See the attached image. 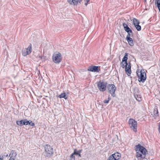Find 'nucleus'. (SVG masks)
I'll list each match as a JSON object with an SVG mask.
<instances>
[{
    "label": "nucleus",
    "instance_id": "5",
    "mask_svg": "<svg viewBox=\"0 0 160 160\" xmlns=\"http://www.w3.org/2000/svg\"><path fill=\"white\" fill-rule=\"evenodd\" d=\"M53 62L55 63H59L61 61L62 59V57L61 54L60 52L54 53L52 57Z\"/></svg>",
    "mask_w": 160,
    "mask_h": 160
},
{
    "label": "nucleus",
    "instance_id": "10",
    "mask_svg": "<svg viewBox=\"0 0 160 160\" xmlns=\"http://www.w3.org/2000/svg\"><path fill=\"white\" fill-rule=\"evenodd\" d=\"M99 67L98 66L91 65L89 66L87 70L88 71H89L93 72H99L98 68Z\"/></svg>",
    "mask_w": 160,
    "mask_h": 160
},
{
    "label": "nucleus",
    "instance_id": "18",
    "mask_svg": "<svg viewBox=\"0 0 160 160\" xmlns=\"http://www.w3.org/2000/svg\"><path fill=\"white\" fill-rule=\"evenodd\" d=\"M26 124V125H29L32 127H34L35 126V123L33 122L32 121L30 120H28L27 119Z\"/></svg>",
    "mask_w": 160,
    "mask_h": 160
},
{
    "label": "nucleus",
    "instance_id": "7",
    "mask_svg": "<svg viewBox=\"0 0 160 160\" xmlns=\"http://www.w3.org/2000/svg\"><path fill=\"white\" fill-rule=\"evenodd\" d=\"M107 84V82L99 81L97 83V86L100 91L103 92L106 90Z\"/></svg>",
    "mask_w": 160,
    "mask_h": 160
},
{
    "label": "nucleus",
    "instance_id": "34",
    "mask_svg": "<svg viewBox=\"0 0 160 160\" xmlns=\"http://www.w3.org/2000/svg\"><path fill=\"white\" fill-rule=\"evenodd\" d=\"M78 151L79 153H80L82 151V149L79 150Z\"/></svg>",
    "mask_w": 160,
    "mask_h": 160
},
{
    "label": "nucleus",
    "instance_id": "29",
    "mask_svg": "<svg viewBox=\"0 0 160 160\" xmlns=\"http://www.w3.org/2000/svg\"><path fill=\"white\" fill-rule=\"evenodd\" d=\"M70 160H75V157L74 156H72V154L70 156Z\"/></svg>",
    "mask_w": 160,
    "mask_h": 160
},
{
    "label": "nucleus",
    "instance_id": "33",
    "mask_svg": "<svg viewBox=\"0 0 160 160\" xmlns=\"http://www.w3.org/2000/svg\"><path fill=\"white\" fill-rule=\"evenodd\" d=\"M158 131L159 133H160V122L158 125Z\"/></svg>",
    "mask_w": 160,
    "mask_h": 160
},
{
    "label": "nucleus",
    "instance_id": "36",
    "mask_svg": "<svg viewBox=\"0 0 160 160\" xmlns=\"http://www.w3.org/2000/svg\"><path fill=\"white\" fill-rule=\"evenodd\" d=\"M8 156V154H7L6 155V157H7Z\"/></svg>",
    "mask_w": 160,
    "mask_h": 160
},
{
    "label": "nucleus",
    "instance_id": "3",
    "mask_svg": "<svg viewBox=\"0 0 160 160\" xmlns=\"http://www.w3.org/2000/svg\"><path fill=\"white\" fill-rule=\"evenodd\" d=\"M139 72L137 71L136 73L138 78V81L139 82H141L142 83H144L146 81L147 77L146 74L145 72V70L144 69H141L140 71V74H139Z\"/></svg>",
    "mask_w": 160,
    "mask_h": 160
},
{
    "label": "nucleus",
    "instance_id": "37",
    "mask_svg": "<svg viewBox=\"0 0 160 160\" xmlns=\"http://www.w3.org/2000/svg\"><path fill=\"white\" fill-rule=\"evenodd\" d=\"M3 156H4V157H6V155H3Z\"/></svg>",
    "mask_w": 160,
    "mask_h": 160
},
{
    "label": "nucleus",
    "instance_id": "15",
    "mask_svg": "<svg viewBox=\"0 0 160 160\" xmlns=\"http://www.w3.org/2000/svg\"><path fill=\"white\" fill-rule=\"evenodd\" d=\"M122 25L123 27L124 30L126 32L132 31V30L129 27L127 23L123 22L122 23Z\"/></svg>",
    "mask_w": 160,
    "mask_h": 160
},
{
    "label": "nucleus",
    "instance_id": "2",
    "mask_svg": "<svg viewBox=\"0 0 160 160\" xmlns=\"http://www.w3.org/2000/svg\"><path fill=\"white\" fill-rule=\"evenodd\" d=\"M44 151L43 155L46 158H49L52 157L53 154V148L49 145L46 144L44 146Z\"/></svg>",
    "mask_w": 160,
    "mask_h": 160
},
{
    "label": "nucleus",
    "instance_id": "31",
    "mask_svg": "<svg viewBox=\"0 0 160 160\" xmlns=\"http://www.w3.org/2000/svg\"><path fill=\"white\" fill-rule=\"evenodd\" d=\"M15 158L12 156H11L9 160H15Z\"/></svg>",
    "mask_w": 160,
    "mask_h": 160
},
{
    "label": "nucleus",
    "instance_id": "4",
    "mask_svg": "<svg viewBox=\"0 0 160 160\" xmlns=\"http://www.w3.org/2000/svg\"><path fill=\"white\" fill-rule=\"evenodd\" d=\"M135 150L136 152H140L144 156H146L148 154L146 149L141 144H138L135 147Z\"/></svg>",
    "mask_w": 160,
    "mask_h": 160
},
{
    "label": "nucleus",
    "instance_id": "25",
    "mask_svg": "<svg viewBox=\"0 0 160 160\" xmlns=\"http://www.w3.org/2000/svg\"><path fill=\"white\" fill-rule=\"evenodd\" d=\"M128 33V34L126 36V38H127L130 37H132V31H131V32H127Z\"/></svg>",
    "mask_w": 160,
    "mask_h": 160
},
{
    "label": "nucleus",
    "instance_id": "6",
    "mask_svg": "<svg viewBox=\"0 0 160 160\" xmlns=\"http://www.w3.org/2000/svg\"><path fill=\"white\" fill-rule=\"evenodd\" d=\"M128 124L130 128L136 132H137V121L132 118H130L128 120Z\"/></svg>",
    "mask_w": 160,
    "mask_h": 160
},
{
    "label": "nucleus",
    "instance_id": "24",
    "mask_svg": "<svg viewBox=\"0 0 160 160\" xmlns=\"http://www.w3.org/2000/svg\"><path fill=\"white\" fill-rule=\"evenodd\" d=\"M156 1L155 3L157 4V7L158 8L159 12L160 13V1H159L157 0H155Z\"/></svg>",
    "mask_w": 160,
    "mask_h": 160
},
{
    "label": "nucleus",
    "instance_id": "12",
    "mask_svg": "<svg viewBox=\"0 0 160 160\" xmlns=\"http://www.w3.org/2000/svg\"><path fill=\"white\" fill-rule=\"evenodd\" d=\"M82 0H68V3L72 5H77L78 3H81Z\"/></svg>",
    "mask_w": 160,
    "mask_h": 160
},
{
    "label": "nucleus",
    "instance_id": "28",
    "mask_svg": "<svg viewBox=\"0 0 160 160\" xmlns=\"http://www.w3.org/2000/svg\"><path fill=\"white\" fill-rule=\"evenodd\" d=\"M107 160H115V159L113 155L112 154L109 157Z\"/></svg>",
    "mask_w": 160,
    "mask_h": 160
},
{
    "label": "nucleus",
    "instance_id": "27",
    "mask_svg": "<svg viewBox=\"0 0 160 160\" xmlns=\"http://www.w3.org/2000/svg\"><path fill=\"white\" fill-rule=\"evenodd\" d=\"M79 153L78 152V151L76 149H74V151L73 153H72V156H74V155H78V154Z\"/></svg>",
    "mask_w": 160,
    "mask_h": 160
},
{
    "label": "nucleus",
    "instance_id": "17",
    "mask_svg": "<svg viewBox=\"0 0 160 160\" xmlns=\"http://www.w3.org/2000/svg\"><path fill=\"white\" fill-rule=\"evenodd\" d=\"M112 155H113V156L115 157V160H119L121 157V154L117 152H115Z\"/></svg>",
    "mask_w": 160,
    "mask_h": 160
},
{
    "label": "nucleus",
    "instance_id": "11",
    "mask_svg": "<svg viewBox=\"0 0 160 160\" xmlns=\"http://www.w3.org/2000/svg\"><path fill=\"white\" fill-rule=\"evenodd\" d=\"M27 119H25L20 120H17L16 121L17 124L19 126H22L23 125H26Z\"/></svg>",
    "mask_w": 160,
    "mask_h": 160
},
{
    "label": "nucleus",
    "instance_id": "35",
    "mask_svg": "<svg viewBox=\"0 0 160 160\" xmlns=\"http://www.w3.org/2000/svg\"><path fill=\"white\" fill-rule=\"evenodd\" d=\"M78 155V156L80 157H81V155L80 154V153H79Z\"/></svg>",
    "mask_w": 160,
    "mask_h": 160
},
{
    "label": "nucleus",
    "instance_id": "23",
    "mask_svg": "<svg viewBox=\"0 0 160 160\" xmlns=\"http://www.w3.org/2000/svg\"><path fill=\"white\" fill-rule=\"evenodd\" d=\"M134 26L137 31H140L141 30V27L139 24H136L134 25Z\"/></svg>",
    "mask_w": 160,
    "mask_h": 160
},
{
    "label": "nucleus",
    "instance_id": "20",
    "mask_svg": "<svg viewBox=\"0 0 160 160\" xmlns=\"http://www.w3.org/2000/svg\"><path fill=\"white\" fill-rule=\"evenodd\" d=\"M58 97L60 98H63L65 99H67L68 98V97L65 93H62L58 96Z\"/></svg>",
    "mask_w": 160,
    "mask_h": 160
},
{
    "label": "nucleus",
    "instance_id": "8",
    "mask_svg": "<svg viewBox=\"0 0 160 160\" xmlns=\"http://www.w3.org/2000/svg\"><path fill=\"white\" fill-rule=\"evenodd\" d=\"M107 89L109 93L111 94V96L114 97L115 96V94L116 90V87L115 86L112 84H109L107 86Z\"/></svg>",
    "mask_w": 160,
    "mask_h": 160
},
{
    "label": "nucleus",
    "instance_id": "14",
    "mask_svg": "<svg viewBox=\"0 0 160 160\" xmlns=\"http://www.w3.org/2000/svg\"><path fill=\"white\" fill-rule=\"evenodd\" d=\"M153 117L155 118L159 116V114L158 110V108L156 106L154 107L153 110Z\"/></svg>",
    "mask_w": 160,
    "mask_h": 160
},
{
    "label": "nucleus",
    "instance_id": "9",
    "mask_svg": "<svg viewBox=\"0 0 160 160\" xmlns=\"http://www.w3.org/2000/svg\"><path fill=\"white\" fill-rule=\"evenodd\" d=\"M32 46L31 43H30L27 48H23L22 51V54L23 56H26L32 52Z\"/></svg>",
    "mask_w": 160,
    "mask_h": 160
},
{
    "label": "nucleus",
    "instance_id": "32",
    "mask_svg": "<svg viewBox=\"0 0 160 160\" xmlns=\"http://www.w3.org/2000/svg\"><path fill=\"white\" fill-rule=\"evenodd\" d=\"M4 158L3 156H0V160H3Z\"/></svg>",
    "mask_w": 160,
    "mask_h": 160
},
{
    "label": "nucleus",
    "instance_id": "22",
    "mask_svg": "<svg viewBox=\"0 0 160 160\" xmlns=\"http://www.w3.org/2000/svg\"><path fill=\"white\" fill-rule=\"evenodd\" d=\"M11 155V156H12V157H13L14 158H15L17 155V154L16 152H15L14 151L12 150L11 151V152L10 154L9 155V156H10Z\"/></svg>",
    "mask_w": 160,
    "mask_h": 160
},
{
    "label": "nucleus",
    "instance_id": "13",
    "mask_svg": "<svg viewBox=\"0 0 160 160\" xmlns=\"http://www.w3.org/2000/svg\"><path fill=\"white\" fill-rule=\"evenodd\" d=\"M136 157L138 160H142L145 158V156L143 155L142 153H140L139 151L136 152Z\"/></svg>",
    "mask_w": 160,
    "mask_h": 160
},
{
    "label": "nucleus",
    "instance_id": "1",
    "mask_svg": "<svg viewBox=\"0 0 160 160\" xmlns=\"http://www.w3.org/2000/svg\"><path fill=\"white\" fill-rule=\"evenodd\" d=\"M128 53L127 52L125 53V55L123 58L122 61L121 62L120 65L121 67L125 68V72L128 76H129L131 72V67L130 62H127L128 59Z\"/></svg>",
    "mask_w": 160,
    "mask_h": 160
},
{
    "label": "nucleus",
    "instance_id": "16",
    "mask_svg": "<svg viewBox=\"0 0 160 160\" xmlns=\"http://www.w3.org/2000/svg\"><path fill=\"white\" fill-rule=\"evenodd\" d=\"M126 39L130 46H132L134 45L133 42L132 38L131 37L127 38H126Z\"/></svg>",
    "mask_w": 160,
    "mask_h": 160
},
{
    "label": "nucleus",
    "instance_id": "30",
    "mask_svg": "<svg viewBox=\"0 0 160 160\" xmlns=\"http://www.w3.org/2000/svg\"><path fill=\"white\" fill-rule=\"evenodd\" d=\"M84 1H86V2H85V5L86 6H87L88 5V3L89 2L90 0H84Z\"/></svg>",
    "mask_w": 160,
    "mask_h": 160
},
{
    "label": "nucleus",
    "instance_id": "26",
    "mask_svg": "<svg viewBox=\"0 0 160 160\" xmlns=\"http://www.w3.org/2000/svg\"><path fill=\"white\" fill-rule=\"evenodd\" d=\"M108 99H105L103 101V102L105 103H108L109 102L110 100H111V98L110 97V95H109L108 96Z\"/></svg>",
    "mask_w": 160,
    "mask_h": 160
},
{
    "label": "nucleus",
    "instance_id": "21",
    "mask_svg": "<svg viewBox=\"0 0 160 160\" xmlns=\"http://www.w3.org/2000/svg\"><path fill=\"white\" fill-rule=\"evenodd\" d=\"M133 22L134 26L136 24H139L140 23L139 21L137 19L135 18H133Z\"/></svg>",
    "mask_w": 160,
    "mask_h": 160
},
{
    "label": "nucleus",
    "instance_id": "19",
    "mask_svg": "<svg viewBox=\"0 0 160 160\" xmlns=\"http://www.w3.org/2000/svg\"><path fill=\"white\" fill-rule=\"evenodd\" d=\"M134 98L138 101L140 102L142 100L141 98L140 95H138L134 94Z\"/></svg>",
    "mask_w": 160,
    "mask_h": 160
}]
</instances>
